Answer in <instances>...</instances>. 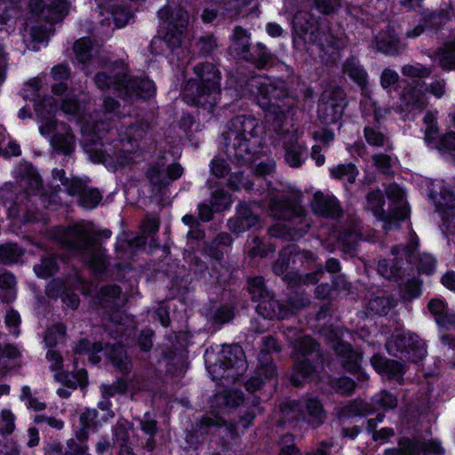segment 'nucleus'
<instances>
[{
  "label": "nucleus",
  "instance_id": "obj_1",
  "mask_svg": "<svg viewBox=\"0 0 455 455\" xmlns=\"http://www.w3.org/2000/svg\"><path fill=\"white\" fill-rule=\"evenodd\" d=\"M93 82L100 91L113 89L118 98L128 102L147 99L155 93L154 83L131 76L128 64L122 60L112 62L104 70L97 72Z\"/></svg>",
  "mask_w": 455,
  "mask_h": 455
},
{
  "label": "nucleus",
  "instance_id": "obj_2",
  "mask_svg": "<svg viewBox=\"0 0 455 455\" xmlns=\"http://www.w3.org/2000/svg\"><path fill=\"white\" fill-rule=\"evenodd\" d=\"M270 215L288 224H275L269 228V234L286 241L303 237L312 227V220L295 196L273 198L269 203Z\"/></svg>",
  "mask_w": 455,
  "mask_h": 455
},
{
  "label": "nucleus",
  "instance_id": "obj_3",
  "mask_svg": "<svg viewBox=\"0 0 455 455\" xmlns=\"http://www.w3.org/2000/svg\"><path fill=\"white\" fill-rule=\"evenodd\" d=\"M222 133L227 156L239 164L250 163L259 144L258 121L246 116H237L229 120Z\"/></svg>",
  "mask_w": 455,
  "mask_h": 455
},
{
  "label": "nucleus",
  "instance_id": "obj_4",
  "mask_svg": "<svg viewBox=\"0 0 455 455\" xmlns=\"http://www.w3.org/2000/svg\"><path fill=\"white\" fill-rule=\"evenodd\" d=\"M61 245L84 262L96 274H103L108 261L100 237L82 225L67 228L60 236Z\"/></svg>",
  "mask_w": 455,
  "mask_h": 455
},
{
  "label": "nucleus",
  "instance_id": "obj_5",
  "mask_svg": "<svg viewBox=\"0 0 455 455\" xmlns=\"http://www.w3.org/2000/svg\"><path fill=\"white\" fill-rule=\"evenodd\" d=\"M194 72L196 77L186 83L183 100L188 104L212 109L220 92V72L210 62L195 66Z\"/></svg>",
  "mask_w": 455,
  "mask_h": 455
},
{
  "label": "nucleus",
  "instance_id": "obj_6",
  "mask_svg": "<svg viewBox=\"0 0 455 455\" xmlns=\"http://www.w3.org/2000/svg\"><path fill=\"white\" fill-rule=\"evenodd\" d=\"M204 361L212 379L222 385L235 383L247 368L244 353L238 345H224L220 350L207 349Z\"/></svg>",
  "mask_w": 455,
  "mask_h": 455
},
{
  "label": "nucleus",
  "instance_id": "obj_7",
  "mask_svg": "<svg viewBox=\"0 0 455 455\" xmlns=\"http://www.w3.org/2000/svg\"><path fill=\"white\" fill-rule=\"evenodd\" d=\"M291 347L293 372L290 379L293 386L299 387L304 379L316 373L318 368L323 366V355L320 343L309 335L299 337Z\"/></svg>",
  "mask_w": 455,
  "mask_h": 455
},
{
  "label": "nucleus",
  "instance_id": "obj_8",
  "mask_svg": "<svg viewBox=\"0 0 455 455\" xmlns=\"http://www.w3.org/2000/svg\"><path fill=\"white\" fill-rule=\"evenodd\" d=\"M124 140H116L114 145H105L101 139L94 132H84L81 140V145L89 158L94 163H102L104 164L124 165L127 164V156L123 153L131 152L134 148L125 147L123 144Z\"/></svg>",
  "mask_w": 455,
  "mask_h": 455
},
{
  "label": "nucleus",
  "instance_id": "obj_9",
  "mask_svg": "<svg viewBox=\"0 0 455 455\" xmlns=\"http://www.w3.org/2000/svg\"><path fill=\"white\" fill-rule=\"evenodd\" d=\"M378 272L386 279L396 283L400 287L401 298L411 301L419 296L421 283L412 278L404 267L403 259L395 258L392 261L381 259L378 264Z\"/></svg>",
  "mask_w": 455,
  "mask_h": 455
},
{
  "label": "nucleus",
  "instance_id": "obj_10",
  "mask_svg": "<svg viewBox=\"0 0 455 455\" xmlns=\"http://www.w3.org/2000/svg\"><path fill=\"white\" fill-rule=\"evenodd\" d=\"M389 354L411 363L421 361L426 354L425 342L412 332H395L387 343Z\"/></svg>",
  "mask_w": 455,
  "mask_h": 455
},
{
  "label": "nucleus",
  "instance_id": "obj_11",
  "mask_svg": "<svg viewBox=\"0 0 455 455\" xmlns=\"http://www.w3.org/2000/svg\"><path fill=\"white\" fill-rule=\"evenodd\" d=\"M175 343L161 351L159 363L165 366L166 375L172 379H180L188 369V338L186 333L175 334Z\"/></svg>",
  "mask_w": 455,
  "mask_h": 455
},
{
  "label": "nucleus",
  "instance_id": "obj_12",
  "mask_svg": "<svg viewBox=\"0 0 455 455\" xmlns=\"http://www.w3.org/2000/svg\"><path fill=\"white\" fill-rule=\"evenodd\" d=\"M157 15L161 20L168 21L163 40L172 50L180 48L188 24V12L182 7L173 8L171 4H167L158 11Z\"/></svg>",
  "mask_w": 455,
  "mask_h": 455
},
{
  "label": "nucleus",
  "instance_id": "obj_13",
  "mask_svg": "<svg viewBox=\"0 0 455 455\" xmlns=\"http://www.w3.org/2000/svg\"><path fill=\"white\" fill-rule=\"evenodd\" d=\"M346 105V93L341 87L326 89L318 103V120L325 125L336 124L342 117Z\"/></svg>",
  "mask_w": 455,
  "mask_h": 455
},
{
  "label": "nucleus",
  "instance_id": "obj_14",
  "mask_svg": "<svg viewBox=\"0 0 455 455\" xmlns=\"http://www.w3.org/2000/svg\"><path fill=\"white\" fill-rule=\"evenodd\" d=\"M367 208L374 216L384 221L383 228L388 230L391 228L392 220H403L409 215V208L406 204L395 206L390 212H386L383 209L385 204L384 195L380 189L370 191L366 196Z\"/></svg>",
  "mask_w": 455,
  "mask_h": 455
},
{
  "label": "nucleus",
  "instance_id": "obj_15",
  "mask_svg": "<svg viewBox=\"0 0 455 455\" xmlns=\"http://www.w3.org/2000/svg\"><path fill=\"white\" fill-rule=\"evenodd\" d=\"M225 419L218 414L204 415L186 431L185 441L189 448L196 450L203 444L208 435L223 427Z\"/></svg>",
  "mask_w": 455,
  "mask_h": 455
},
{
  "label": "nucleus",
  "instance_id": "obj_16",
  "mask_svg": "<svg viewBox=\"0 0 455 455\" xmlns=\"http://www.w3.org/2000/svg\"><path fill=\"white\" fill-rule=\"evenodd\" d=\"M248 86L250 91L255 94L258 104H260V100L263 98L268 100L270 104L284 103L288 98H296L291 94L283 81L267 84L262 83L260 78H252L248 82Z\"/></svg>",
  "mask_w": 455,
  "mask_h": 455
},
{
  "label": "nucleus",
  "instance_id": "obj_17",
  "mask_svg": "<svg viewBox=\"0 0 455 455\" xmlns=\"http://www.w3.org/2000/svg\"><path fill=\"white\" fill-rule=\"evenodd\" d=\"M260 203L240 202L236 206L235 215L228 221V229L235 234H241L255 227L259 220Z\"/></svg>",
  "mask_w": 455,
  "mask_h": 455
},
{
  "label": "nucleus",
  "instance_id": "obj_18",
  "mask_svg": "<svg viewBox=\"0 0 455 455\" xmlns=\"http://www.w3.org/2000/svg\"><path fill=\"white\" fill-rule=\"evenodd\" d=\"M297 98H288L284 103L270 104L266 99L260 100L258 104L264 111L267 121L272 125L275 132L282 134L287 132L284 127L287 114L297 107Z\"/></svg>",
  "mask_w": 455,
  "mask_h": 455
},
{
  "label": "nucleus",
  "instance_id": "obj_19",
  "mask_svg": "<svg viewBox=\"0 0 455 455\" xmlns=\"http://www.w3.org/2000/svg\"><path fill=\"white\" fill-rule=\"evenodd\" d=\"M308 14L304 12H299L294 16L293 25L295 34L293 36V45L300 52H308L311 45L318 46L319 34L317 27L312 24L304 25L303 20H307Z\"/></svg>",
  "mask_w": 455,
  "mask_h": 455
},
{
  "label": "nucleus",
  "instance_id": "obj_20",
  "mask_svg": "<svg viewBox=\"0 0 455 455\" xmlns=\"http://www.w3.org/2000/svg\"><path fill=\"white\" fill-rule=\"evenodd\" d=\"M262 347L259 350L258 360L259 363V373H263L267 379H275L277 378V369L271 353H279L283 347L277 339L273 335L262 337Z\"/></svg>",
  "mask_w": 455,
  "mask_h": 455
},
{
  "label": "nucleus",
  "instance_id": "obj_21",
  "mask_svg": "<svg viewBox=\"0 0 455 455\" xmlns=\"http://www.w3.org/2000/svg\"><path fill=\"white\" fill-rule=\"evenodd\" d=\"M331 349L346 371L352 374L360 371L363 361L361 351L355 349L350 343L340 339L332 341Z\"/></svg>",
  "mask_w": 455,
  "mask_h": 455
},
{
  "label": "nucleus",
  "instance_id": "obj_22",
  "mask_svg": "<svg viewBox=\"0 0 455 455\" xmlns=\"http://www.w3.org/2000/svg\"><path fill=\"white\" fill-rule=\"evenodd\" d=\"M183 172L179 164L169 165L166 169L159 165H151L146 172V176L151 185L152 191L161 192L166 188L172 180L180 178Z\"/></svg>",
  "mask_w": 455,
  "mask_h": 455
},
{
  "label": "nucleus",
  "instance_id": "obj_23",
  "mask_svg": "<svg viewBox=\"0 0 455 455\" xmlns=\"http://www.w3.org/2000/svg\"><path fill=\"white\" fill-rule=\"evenodd\" d=\"M310 205L315 214L326 219L339 220L344 214L339 201L334 196L321 191L314 194Z\"/></svg>",
  "mask_w": 455,
  "mask_h": 455
},
{
  "label": "nucleus",
  "instance_id": "obj_24",
  "mask_svg": "<svg viewBox=\"0 0 455 455\" xmlns=\"http://www.w3.org/2000/svg\"><path fill=\"white\" fill-rule=\"evenodd\" d=\"M438 212L442 214L443 232L447 235L455 234V194L447 188L440 191V198L436 203Z\"/></svg>",
  "mask_w": 455,
  "mask_h": 455
},
{
  "label": "nucleus",
  "instance_id": "obj_25",
  "mask_svg": "<svg viewBox=\"0 0 455 455\" xmlns=\"http://www.w3.org/2000/svg\"><path fill=\"white\" fill-rule=\"evenodd\" d=\"M36 116L41 123L39 132L42 135H49L59 128L55 119V113L58 110L57 102L54 98L44 97L36 108Z\"/></svg>",
  "mask_w": 455,
  "mask_h": 455
},
{
  "label": "nucleus",
  "instance_id": "obj_26",
  "mask_svg": "<svg viewBox=\"0 0 455 455\" xmlns=\"http://www.w3.org/2000/svg\"><path fill=\"white\" fill-rule=\"evenodd\" d=\"M16 182L27 193L39 192L43 188V180L31 163L22 161L18 164Z\"/></svg>",
  "mask_w": 455,
  "mask_h": 455
},
{
  "label": "nucleus",
  "instance_id": "obj_27",
  "mask_svg": "<svg viewBox=\"0 0 455 455\" xmlns=\"http://www.w3.org/2000/svg\"><path fill=\"white\" fill-rule=\"evenodd\" d=\"M372 367L380 374L401 382L405 372V365L398 361L374 355L371 359Z\"/></svg>",
  "mask_w": 455,
  "mask_h": 455
},
{
  "label": "nucleus",
  "instance_id": "obj_28",
  "mask_svg": "<svg viewBox=\"0 0 455 455\" xmlns=\"http://www.w3.org/2000/svg\"><path fill=\"white\" fill-rule=\"evenodd\" d=\"M232 243L233 238L230 234L220 232L211 241L204 243L202 251L212 259L220 262Z\"/></svg>",
  "mask_w": 455,
  "mask_h": 455
},
{
  "label": "nucleus",
  "instance_id": "obj_29",
  "mask_svg": "<svg viewBox=\"0 0 455 455\" xmlns=\"http://www.w3.org/2000/svg\"><path fill=\"white\" fill-rule=\"evenodd\" d=\"M76 137L66 123H60L59 129L51 138V145L58 153L70 155L75 148Z\"/></svg>",
  "mask_w": 455,
  "mask_h": 455
},
{
  "label": "nucleus",
  "instance_id": "obj_30",
  "mask_svg": "<svg viewBox=\"0 0 455 455\" xmlns=\"http://www.w3.org/2000/svg\"><path fill=\"white\" fill-rule=\"evenodd\" d=\"M401 108L403 111H422L427 106V101L423 91L417 85L406 86L401 95Z\"/></svg>",
  "mask_w": 455,
  "mask_h": 455
},
{
  "label": "nucleus",
  "instance_id": "obj_31",
  "mask_svg": "<svg viewBox=\"0 0 455 455\" xmlns=\"http://www.w3.org/2000/svg\"><path fill=\"white\" fill-rule=\"evenodd\" d=\"M103 348L105 350L106 356L113 363L116 369H117L123 374H129L131 372L132 364L127 355L126 350L122 344L107 343Z\"/></svg>",
  "mask_w": 455,
  "mask_h": 455
},
{
  "label": "nucleus",
  "instance_id": "obj_32",
  "mask_svg": "<svg viewBox=\"0 0 455 455\" xmlns=\"http://www.w3.org/2000/svg\"><path fill=\"white\" fill-rule=\"evenodd\" d=\"M397 304L396 299L383 291H378L370 295L366 309L373 315H386Z\"/></svg>",
  "mask_w": 455,
  "mask_h": 455
},
{
  "label": "nucleus",
  "instance_id": "obj_33",
  "mask_svg": "<svg viewBox=\"0 0 455 455\" xmlns=\"http://www.w3.org/2000/svg\"><path fill=\"white\" fill-rule=\"evenodd\" d=\"M376 46L385 54L395 55L401 51L400 40L393 28L380 31L375 37Z\"/></svg>",
  "mask_w": 455,
  "mask_h": 455
},
{
  "label": "nucleus",
  "instance_id": "obj_34",
  "mask_svg": "<svg viewBox=\"0 0 455 455\" xmlns=\"http://www.w3.org/2000/svg\"><path fill=\"white\" fill-rule=\"evenodd\" d=\"M376 408L371 403L361 399H355L341 407L337 412V417L339 420H342L356 416H367L374 412Z\"/></svg>",
  "mask_w": 455,
  "mask_h": 455
},
{
  "label": "nucleus",
  "instance_id": "obj_35",
  "mask_svg": "<svg viewBox=\"0 0 455 455\" xmlns=\"http://www.w3.org/2000/svg\"><path fill=\"white\" fill-rule=\"evenodd\" d=\"M256 311L259 315L269 320L285 318V311H283L281 301L275 299L272 294L259 300Z\"/></svg>",
  "mask_w": 455,
  "mask_h": 455
},
{
  "label": "nucleus",
  "instance_id": "obj_36",
  "mask_svg": "<svg viewBox=\"0 0 455 455\" xmlns=\"http://www.w3.org/2000/svg\"><path fill=\"white\" fill-rule=\"evenodd\" d=\"M302 402V410L305 411L306 419L313 427L320 426L325 419V411L322 403L316 398H307Z\"/></svg>",
  "mask_w": 455,
  "mask_h": 455
},
{
  "label": "nucleus",
  "instance_id": "obj_37",
  "mask_svg": "<svg viewBox=\"0 0 455 455\" xmlns=\"http://www.w3.org/2000/svg\"><path fill=\"white\" fill-rule=\"evenodd\" d=\"M249 41L250 36L247 31L242 27L236 26L233 31L230 50L236 56L244 60L251 52Z\"/></svg>",
  "mask_w": 455,
  "mask_h": 455
},
{
  "label": "nucleus",
  "instance_id": "obj_38",
  "mask_svg": "<svg viewBox=\"0 0 455 455\" xmlns=\"http://www.w3.org/2000/svg\"><path fill=\"white\" fill-rule=\"evenodd\" d=\"M55 379L57 381L71 389H76L78 386L81 388H84L88 384L87 372L85 370H79L76 372H57Z\"/></svg>",
  "mask_w": 455,
  "mask_h": 455
},
{
  "label": "nucleus",
  "instance_id": "obj_39",
  "mask_svg": "<svg viewBox=\"0 0 455 455\" xmlns=\"http://www.w3.org/2000/svg\"><path fill=\"white\" fill-rule=\"evenodd\" d=\"M282 303L283 311H285V318L296 311L300 310L310 304V299L305 291H292L287 299Z\"/></svg>",
  "mask_w": 455,
  "mask_h": 455
},
{
  "label": "nucleus",
  "instance_id": "obj_40",
  "mask_svg": "<svg viewBox=\"0 0 455 455\" xmlns=\"http://www.w3.org/2000/svg\"><path fill=\"white\" fill-rule=\"evenodd\" d=\"M25 250L16 243L0 244V264L12 265L19 263Z\"/></svg>",
  "mask_w": 455,
  "mask_h": 455
},
{
  "label": "nucleus",
  "instance_id": "obj_41",
  "mask_svg": "<svg viewBox=\"0 0 455 455\" xmlns=\"http://www.w3.org/2000/svg\"><path fill=\"white\" fill-rule=\"evenodd\" d=\"M251 62L257 68H265L274 63V56L261 44H258L244 59Z\"/></svg>",
  "mask_w": 455,
  "mask_h": 455
},
{
  "label": "nucleus",
  "instance_id": "obj_42",
  "mask_svg": "<svg viewBox=\"0 0 455 455\" xmlns=\"http://www.w3.org/2000/svg\"><path fill=\"white\" fill-rule=\"evenodd\" d=\"M59 271L57 258L53 254H46L42 257L39 263L34 266L36 275L44 279L53 276Z\"/></svg>",
  "mask_w": 455,
  "mask_h": 455
},
{
  "label": "nucleus",
  "instance_id": "obj_43",
  "mask_svg": "<svg viewBox=\"0 0 455 455\" xmlns=\"http://www.w3.org/2000/svg\"><path fill=\"white\" fill-rule=\"evenodd\" d=\"M280 411L283 419L288 422L306 419L305 411L302 410L301 401H287L280 404Z\"/></svg>",
  "mask_w": 455,
  "mask_h": 455
},
{
  "label": "nucleus",
  "instance_id": "obj_44",
  "mask_svg": "<svg viewBox=\"0 0 455 455\" xmlns=\"http://www.w3.org/2000/svg\"><path fill=\"white\" fill-rule=\"evenodd\" d=\"M16 277L15 275L7 271H0V290L1 297L5 302H11L16 296Z\"/></svg>",
  "mask_w": 455,
  "mask_h": 455
},
{
  "label": "nucleus",
  "instance_id": "obj_45",
  "mask_svg": "<svg viewBox=\"0 0 455 455\" xmlns=\"http://www.w3.org/2000/svg\"><path fill=\"white\" fill-rule=\"evenodd\" d=\"M223 427H225V434L220 435L218 444L223 451H229L233 443H236L240 438L237 430V422L225 420Z\"/></svg>",
  "mask_w": 455,
  "mask_h": 455
},
{
  "label": "nucleus",
  "instance_id": "obj_46",
  "mask_svg": "<svg viewBox=\"0 0 455 455\" xmlns=\"http://www.w3.org/2000/svg\"><path fill=\"white\" fill-rule=\"evenodd\" d=\"M247 291L251 294V299L255 301H259L272 294L268 291L262 276L248 277Z\"/></svg>",
  "mask_w": 455,
  "mask_h": 455
},
{
  "label": "nucleus",
  "instance_id": "obj_47",
  "mask_svg": "<svg viewBox=\"0 0 455 455\" xmlns=\"http://www.w3.org/2000/svg\"><path fill=\"white\" fill-rule=\"evenodd\" d=\"M293 245H287L283 248L279 253L278 258L274 261L272 270L276 275H283L288 271L290 261L292 260L291 253L294 251Z\"/></svg>",
  "mask_w": 455,
  "mask_h": 455
},
{
  "label": "nucleus",
  "instance_id": "obj_48",
  "mask_svg": "<svg viewBox=\"0 0 455 455\" xmlns=\"http://www.w3.org/2000/svg\"><path fill=\"white\" fill-rule=\"evenodd\" d=\"M450 20V5L434 12L425 11L423 20L434 28H439Z\"/></svg>",
  "mask_w": 455,
  "mask_h": 455
},
{
  "label": "nucleus",
  "instance_id": "obj_49",
  "mask_svg": "<svg viewBox=\"0 0 455 455\" xmlns=\"http://www.w3.org/2000/svg\"><path fill=\"white\" fill-rule=\"evenodd\" d=\"M343 72L347 74L360 86H363L366 83V73L354 59H348L343 64Z\"/></svg>",
  "mask_w": 455,
  "mask_h": 455
},
{
  "label": "nucleus",
  "instance_id": "obj_50",
  "mask_svg": "<svg viewBox=\"0 0 455 455\" xmlns=\"http://www.w3.org/2000/svg\"><path fill=\"white\" fill-rule=\"evenodd\" d=\"M360 234L353 229H345L339 236V243L345 253L352 254L355 251Z\"/></svg>",
  "mask_w": 455,
  "mask_h": 455
},
{
  "label": "nucleus",
  "instance_id": "obj_51",
  "mask_svg": "<svg viewBox=\"0 0 455 455\" xmlns=\"http://www.w3.org/2000/svg\"><path fill=\"white\" fill-rule=\"evenodd\" d=\"M195 45L199 55L209 57L218 48L217 38L213 34L204 35L197 39Z\"/></svg>",
  "mask_w": 455,
  "mask_h": 455
},
{
  "label": "nucleus",
  "instance_id": "obj_52",
  "mask_svg": "<svg viewBox=\"0 0 455 455\" xmlns=\"http://www.w3.org/2000/svg\"><path fill=\"white\" fill-rule=\"evenodd\" d=\"M93 42L90 37L77 40L73 46L76 59L81 63H86L92 58Z\"/></svg>",
  "mask_w": 455,
  "mask_h": 455
},
{
  "label": "nucleus",
  "instance_id": "obj_53",
  "mask_svg": "<svg viewBox=\"0 0 455 455\" xmlns=\"http://www.w3.org/2000/svg\"><path fill=\"white\" fill-rule=\"evenodd\" d=\"M235 306L233 304H224L217 307L211 315L212 324L222 325L228 323L235 317Z\"/></svg>",
  "mask_w": 455,
  "mask_h": 455
},
{
  "label": "nucleus",
  "instance_id": "obj_54",
  "mask_svg": "<svg viewBox=\"0 0 455 455\" xmlns=\"http://www.w3.org/2000/svg\"><path fill=\"white\" fill-rule=\"evenodd\" d=\"M371 404L373 405L374 408L379 406L384 410H394L397 407L398 399L389 391L382 390L374 395L372 398V403Z\"/></svg>",
  "mask_w": 455,
  "mask_h": 455
},
{
  "label": "nucleus",
  "instance_id": "obj_55",
  "mask_svg": "<svg viewBox=\"0 0 455 455\" xmlns=\"http://www.w3.org/2000/svg\"><path fill=\"white\" fill-rule=\"evenodd\" d=\"M128 389V381L124 378H118L111 385H103L101 387L102 396L104 399H109L116 395H125Z\"/></svg>",
  "mask_w": 455,
  "mask_h": 455
},
{
  "label": "nucleus",
  "instance_id": "obj_56",
  "mask_svg": "<svg viewBox=\"0 0 455 455\" xmlns=\"http://www.w3.org/2000/svg\"><path fill=\"white\" fill-rule=\"evenodd\" d=\"M121 288L116 284H109L102 286L97 295L99 304L102 307H106V303L119 298Z\"/></svg>",
  "mask_w": 455,
  "mask_h": 455
},
{
  "label": "nucleus",
  "instance_id": "obj_57",
  "mask_svg": "<svg viewBox=\"0 0 455 455\" xmlns=\"http://www.w3.org/2000/svg\"><path fill=\"white\" fill-rule=\"evenodd\" d=\"M228 187L234 191H238L242 188L251 190L253 187V182L244 175L243 172L232 173L228 180Z\"/></svg>",
  "mask_w": 455,
  "mask_h": 455
},
{
  "label": "nucleus",
  "instance_id": "obj_58",
  "mask_svg": "<svg viewBox=\"0 0 455 455\" xmlns=\"http://www.w3.org/2000/svg\"><path fill=\"white\" fill-rule=\"evenodd\" d=\"M65 325L62 323H57L46 331L44 335V342L47 347H52L65 337Z\"/></svg>",
  "mask_w": 455,
  "mask_h": 455
},
{
  "label": "nucleus",
  "instance_id": "obj_59",
  "mask_svg": "<svg viewBox=\"0 0 455 455\" xmlns=\"http://www.w3.org/2000/svg\"><path fill=\"white\" fill-rule=\"evenodd\" d=\"M403 455H422V444L419 439L403 437L399 440Z\"/></svg>",
  "mask_w": 455,
  "mask_h": 455
},
{
  "label": "nucleus",
  "instance_id": "obj_60",
  "mask_svg": "<svg viewBox=\"0 0 455 455\" xmlns=\"http://www.w3.org/2000/svg\"><path fill=\"white\" fill-rule=\"evenodd\" d=\"M101 200V195L97 188H85L79 197V204L85 208H94Z\"/></svg>",
  "mask_w": 455,
  "mask_h": 455
},
{
  "label": "nucleus",
  "instance_id": "obj_61",
  "mask_svg": "<svg viewBox=\"0 0 455 455\" xmlns=\"http://www.w3.org/2000/svg\"><path fill=\"white\" fill-rule=\"evenodd\" d=\"M111 13L117 28L124 27L132 18V12L129 7L116 5L112 8Z\"/></svg>",
  "mask_w": 455,
  "mask_h": 455
},
{
  "label": "nucleus",
  "instance_id": "obj_62",
  "mask_svg": "<svg viewBox=\"0 0 455 455\" xmlns=\"http://www.w3.org/2000/svg\"><path fill=\"white\" fill-rule=\"evenodd\" d=\"M435 148L443 153L451 154L455 161V132H450L443 135L435 142Z\"/></svg>",
  "mask_w": 455,
  "mask_h": 455
},
{
  "label": "nucleus",
  "instance_id": "obj_63",
  "mask_svg": "<svg viewBox=\"0 0 455 455\" xmlns=\"http://www.w3.org/2000/svg\"><path fill=\"white\" fill-rule=\"evenodd\" d=\"M439 63L442 68L446 69L455 68V45H446L443 50L437 52Z\"/></svg>",
  "mask_w": 455,
  "mask_h": 455
},
{
  "label": "nucleus",
  "instance_id": "obj_64",
  "mask_svg": "<svg viewBox=\"0 0 455 455\" xmlns=\"http://www.w3.org/2000/svg\"><path fill=\"white\" fill-rule=\"evenodd\" d=\"M279 446V455H300V451L294 443V436L291 434L283 435L280 439Z\"/></svg>",
  "mask_w": 455,
  "mask_h": 455
}]
</instances>
